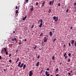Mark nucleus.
Instances as JSON below:
<instances>
[{
	"instance_id": "nucleus-1",
	"label": "nucleus",
	"mask_w": 76,
	"mask_h": 76,
	"mask_svg": "<svg viewBox=\"0 0 76 76\" xmlns=\"http://www.w3.org/2000/svg\"><path fill=\"white\" fill-rule=\"evenodd\" d=\"M21 63L20 61L18 65V67H20V68H22V67H23L24 64V63H22L20 65V64H21Z\"/></svg>"
},
{
	"instance_id": "nucleus-2",
	"label": "nucleus",
	"mask_w": 76,
	"mask_h": 76,
	"mask_svg": "<svg viewBox=\"0 0 76 76\" xmlns=\"http://www.w3.org/2000/svg\"><path fill=\"white\" fill-rule=\"evenodd\" d=\"M32 75H33V72H32V71H30L29 72V76H32Z\"/></svg>"
},
{
	"instance_id": "nucleus-3",
	"label": "nucleus",
	"mask_w": 76,
	"mask_h": 76,
	"mask_svg": "<svg viewBox=\"0 0 76 76\" xmlns=\"http://www.w3.org/2000/svg\"><path fill=\"white\" fill-rule=\"evenodd\" d=\"M31 8H30V10L31 12H32L33 10H34V7L33 6H30Z\"/></svg>"
},
{
	"instance_id": "nucleus-4",
	"label": "nucleus",
	"mask_w": 76,
	"mask_h": 76,
	"mask_svg": "<svg viewBox=\"0 0 76 76\" xmlns=\"http://www.w3.org/2000/svg\"><path fill=\"white\" fill-rule=\"evenodd\" d=\"M16 38L15 37L14 38H13L12 39L11 41H16Z\"/></svg>"
},
{
	"instance_id": "nucleus-5",
	"label": "nucleus",
	"mask_w": 76,
	"mask_h": 76,
	"mask_svg": "<svg viewBox=\"0 0 76 76\" xmlns=\"http://www.w3.org/2000/svg\"><path fill=\"white\" fill-rule=\"evenodd\" d=\"M56 19L55 20V22H57L58 20V17H56Z\"/></svg>"
},
{
	"instance_id": "nucleus-6",
	"label": "nucleus",
	"mask_w": 76,
	"mask_h": 76,
	"mask_svg": "<svg viewBox=\"0 0 76 76\" xmlns=\"http://www.w3.org/2000/svg\"><path fill=\"white\" fill-rule=\"evenodd\" d=\"M19 42L18 43L19 45H21V44H22V41L21 40H19Z\"/></svg>"
},
{
	"instance_id": "nucleus-7",
	"label": "nucleus",
	"mask_w": 76,
	"mask_h": 76,
	"mask_svg": "<svg viewBox=\"0 0 76 76\" xmlns=\"http://www.w3.org/2000/svg\"><path fill=\"white\" fill-rule=\"evenodd\" d=\"M42 4V5H41V7H43V6H44V4H45V1H44V2H43V3Z\"/></svg>"
},
{
	"instance_id": "nucleus-8",
	"label": "nucleus",
	"mask_w": 76,
	"mask_h": 76,
	"mask_svg": "<svg viewBox=\"0 0 76 76\" xmlns=\"http://www.w3.org/2000/svg\"><path fill=\"white\" fill-rule=\"evenodd\" d=\"M42 26V23H41L39 25V28H41V26Z\"/></svg>"
},
{
	"instance_id": "nucleus-9",
	"label": "nucleus",
	"mask_w": 76,
	"mask_h": 76,
	"mask_svg": "<svg viewBox=\"0 0 76 76\" xmlns=\"http://www.w3.org/2000/svg\"><path fill=\"white\" fill-rule=\"evenodd\" d=\"M27 18V16L26 15L25 17H24V18H23V20H25V19H26V18Z\"/></svg>"
},
{
	"instance_id": "nucleus-10",
	"label": "nucleus",
	"mask_w": 76,
	"mask_h": 76,
	"mask_svg": "<svg viewBox=\"0 0 76 76\" xmlns=\"http://www.w3.org/2000/svg\"><path fill=\"white\" fill-rule=\"evenodd\" d=\"M39 66V62H38L36 64V66L38 67Z\"/></svg>"
},
{
	"instance_id": "nucleus-11",
	"label": "nucleus",
	"mask_w": 76,
	"mask_h": 76,
	"mask_svg": "<svg viewBox=\"0 0 76 76\" xmlns=\"http://www.w3.org/2000/svg\"><path fill=\"white\" fill-rule=\"evenodd\" d=\"M74 42H75V41H74V40H72L71 41V44H72V45L73 44Z\"/></svg>"
},
{
	"instance_id": "nucleus-12",
	"label": "nucleus",
	"mask_w": 76,
	"mask_h": 76,
	"mask_svg": "<svg viewBox=\"0 0 76 76\" xmlns=\"http://www.w3.org/2000/svg\"><path fill=\"white\" fill-rule=\"evenodd\" d=\"M54 0H53L52 2L51 5L53 6V4H54Z\"/></svg>"
},
{
	"instance_id": "nucleus-13",
	"label": "nucleus",
	"mask_w": 76,
	"mask_h": 76,
	"mask_svg": "<svg viewBox=\"0 0 76 76\" xmlns=\"http://www.w3.org/2000/svg\"><path fill=\"white\" fill-rule=\"evenodd\" d=\"M45 75H48V72H47V71H46L45 72Z\"/></svg>"
},
{
	"instance_id": "nucleus-14",
	"label": "nucleus",
	"mask_w": 76,
	"mask_h": 76,
	"mask_svg": "<svg viewBox=\"0 0 76 76\" xmlns=\"http://www.w3.org/2000/svg\"><path fill=\"white\" fill-rule=\"evenodd\" d=\"M49 34L50 36H52V32H51V31H50V32Z\"/></svg>"
},
{
	"instance_id": "nucleus-15",
	"label": "nucleus",
	"mask_w": 76,
	"mask_h": 76,
	"mask_svg": "<svg viewBox=\"0 0 76 76\" xmlns=\"http://www.w3.org/2000/svg\"><path fill=\"white\" fill-rule=\"evenodd\" d=\"M25 67H26V64H24L23 66V69H25Z\"/></svg>"
},
{
	"instance_id": "nucleus-16",
	"label": "nucleus",
	"mask_w": 76,
	"mask_h": 76,
	"mask_svg": "<svg viewBox=\"0 0 76 76\" xmlns=\"http://www.w3.org/2000/svg\"><path fill=\"white\" fill-rule=\"evenodd\" d=\"M55 57V55H54L52 57V58L53 60H54V58Z\"/></svg>"
},
{
	"instance_id": "nucleus-17",
	"label": "nucleus",
	"mask_w": 76,
	"mask_h": 76,
	"mask_svg": "<svg viewBox=\"0 0 76 76\" xmlns=\"http://www.w3.org/2000/svg\"><path fill=\"white\" fill-rule=\"evenodd\" d=\"M50 12H51V9H49V10L48 11V13H50Z\"/></svg>"
},
{
	"instance_id": "nucleus-18",
	"label": "nucleus",
	"mask_w": 76,
	"mask_h": 76,
	"mask_svg": "<svg viewBox=\"0 0 76 76\" xmlns=\"http://www.w3.org/2000/svg\"><path fill=\"white\" fill-rule=\"evenodd\" d=\"M43 35V33H42H42L40 34V37H42Z\"/></svg>"
},
{
	"instance_id": "nucleus-19",
	"label": "nucleus",
	"mask_w": 76,
	"mask_h": 76,
	"mask_svg": "<svg viewBox=\"0 0 76 76\" xmlns=\"http://www.w3.org/2000/svg\"><path fill=\"white\" fill-rule=\"evenodd\" d=\"M53 18L54 20H56V16H55L53 17Z\"/></svg>"
},
{
	"instance_id": "nucleus-20",
	"label": "nucleus",
	"mask_w": 76,
	"mask_h": 76,
	"mask_svg": "<svg viewBox=\"0 0 76 76\" xmlns=\"http://www.w3.org/2000/svg\"><path fill=\"white\" fill-rule=\"evenodd\" d=\"M4 50L5 52L7 51V50H6V48H4Z\"/></svg>"
},
{
	"instance_id": "nucleus-21",
	"label": "nucleus",
	"mask_w": 76,
	"mask_h": 76,
	"mask_svg": "<svg viewBox=\"0 0 76 76\" xmlns=\"http://www.w3.org/2000/svg\"><path fill=\"white\" fill-rule=\"evenodd\" d=\"M58 6L59 7H60V2L58 3Z\"/></svg>"
},
{
	"instance_id": "nucleus-22",
	"label": "nucleus",
	"mask_w": 76,
	"mask_h": 76,
	"mask_svg": "<svg viewBox=\"0 0 76 76\" xmlns=\"http://www.w3.org/2000/svg\"><path fill=\"white\" fill-rule=\"evenodd\" d=\"M47 39H45V40L44 41V42H45L46 41H47Z\"/></svg>"
},
{
	"instance_id": "nucleus-23",
	"label": "nucleus",
	"mask_w": 76,
	"mask_h": 76,
	"mask_svg": "<svg viewBox=\"0 0 76 76\" xmlns=\"http://www.w3.org/2000/svg\"><path fill=\"white\" fill-rule=\"evenodd\" d=\"M58 68H57L56 69V71L57 72H58Z\"/></svg>"
},
{
	"instance_id": "nucleus-24",
	"label": "nucleus",
	"mask_w": 76,
	"mask_h": 76,
	"mask_svg": "<svg viewBox=\"0 0 76 76\" xmlns=\"http://www.w3.org/2000/svg\"><path fill=\"white\" fill-rule=\"evenodd\" d=\"M70 56H71V53H69L68 54V56H69V57H70Z\"/></svg>"
},
{
	"instance_id": "nucleus-25",
	"label": "nucleus",
	"mask_w": 76,
	"mask_h": 76,
	"mask_svg": "<svg viewBox=\"0 0 76 76\" xmlns=\"http://www.w3.org/2000/svg\"><path fill=\"white\" fill-rule=\"evenodd\" d=\"M5 54H6V55H7V54H8V52L7 51L6 52Z\"/></svg>"
},
{
	"instance_id": "nucleus-26",
	"label": "nucleus",
	"mask_w": 76,
	"mask_h": 76,
	"mask_svg": "<svg viewBox=\"0 0 76 76\" xmlns=\"http://www.w3.org/2000/svg\"><path fill=\"white\" fill-rule=\"evenodd\" d=\"M66 53H65L64 55V57H65V56H66Z\"/></svg>"
},
{
	"instance_id": "nucleus-27",
	"label": "nucleus",
	"mask_w": 76,
	"mask_h": 76,
	"mask_svg": "<svg viewBox=\"0 0 76 76\" xmlns=\"http://www.w3.org/2000/svg\"><path fill=\"white\" fill-rule=\"evenodd\" d=\"M68 62H70V59H68Z\"/></svg>"
},
{
	"instance_id": "nucleus-28",
	"label": "nucleus",
	"mask_w": 76,
	"mask_h": 76,
	"mask_svg": "<svg viewBox=\"0 0 76 76\" xmlns=\"http://www.w3.org/2000/svg\"><path fill=\"white\" fill-rule=\"evenodd\" d=\"M40 20V22L41 23H42V19H41Z\"/></svg>"
},
{
	"instance_id": "nucleus-29",
	"label": "nucleus",
	"mask_w": 76,
	"mask_h": 76,
	"mask_svg": "<svg viewBox=\"0 0 76 76\" xmlns=\"http://www.w3.org/2000/svg\"><path fill=\"white\" fill-rule=\"evenodd\" d=\"M42 48H39V50L40 51H41V50H42Z\"/></svg>"
},
{
	"instance_id": "nucleus-30",
	"label": "nucleus",
	"mask_w": 76,
	"mask_h": 76,
	"mask_svg": "<svg viewBox=\"0 0 76 76\" xmlns=\"http://www.w3.org/2000/svg\"><path fill=\"white\" fill-rule=\"evenodd\" d=\"M52 1H50V3H49V5H51V3H52Z\"/></svg>"
},
{
	"instance_id": "nucleus-31",
	"label": "nucleus",
	"mask_w": 76,
	"mask_h": 76,
	"mask_svg": "<svg viewBox=\"0 0 76 76\" xmlns=\"http://www.w3.org/2000/svg\"><path fill=\"white\" fill-rule=\"evenodd\" d=\"M56 41V39L55 38L53 39V42H54V41Z\"/></svg>"
},
{
	"instance_id": "nucleus-32",
	"label": "nucleus",
	"mask_w": 76,
	"mask_h": 76,
	"mask_svg": "<svg viewBox=\"0 0 76 76\" xmlns=\"http://www.w3.org/2000/svg\"><path fill=\"white\" fill-rule=\"evenodd\" d=\"M9 62L10 63H12V60L11 59H10L9 60Z\"/></svg>"
},
{
	"instance_id": "nucleus-33",
	"label": "nucleus",
	"mask_w": 76,
	"mask_h": 76,
	"mask_svg": "<svg viewBox=\"0 0 76 76\" xmlns=\"http://www.w3.org/2000/svg\"><path fill=\"white\" fill-rule=\"evenodd\" d=\"M69 10V9H67V10H66V13H67V12H68Z\"/></svg>"
},
{
	"instance_id": "nucleus-34",
	"label": "nucleus",
	"mask_w": 76,
	"mask_h": 76,
	"mask_svg": "<svg viewBox=\"0 0 76 76\" xmlns=\"http://www.w3.org/2000/svg\"><path fill=\"white\" fill-rule=\"evenodd\" d=\"M18 10H16V14H18Z\"/></svg>"
},
{
	"instance_id": "nucleus-35",
	"label": "nucleus",
	"mask_w": 76,
	"mask_h": 76,
	"mask_svg": "<svg viewBox=\"0 0 76 76\" xmlns=\"http://www.w3.org/2000/svg\"><path fill=\"white\" fill-rule=\"evenodd\" d=\"M34 25H33L32 26V27L31 28V29H32L33 28V27H34Z\"/></svg>"
},
{
	"instance_id": "nucleus-36",
	"label": "nucleus",
	"mask_w": 76,
	"mask_h": 76,
	"mask_svg": "<svg viewBox=\"0 0 76 76\" xmlns=\"http://www.w3.org/2000/svg\"><path fill=\"white\" fill-rule=\"evenodd\" d=\"M49 68H48L47 69V71H49Z\"/></svg>"
},
{
	"instance_id": "nucleus-37",
	"label": "nucleus",
	"mask_w": 76,
	"mask_h": 76,
	"mask_svg": "<svg viewBox=\"0 0 76 76\" xmlns=\"http://www.w3.org/2000/svg\"><path fill=\"white\" fill-rule=\"evenodd\" d=\"M36 48H37V46L35 45L34 48V50H35V49H36Z\"/></svg>"
},
{
	"instance_id": "nucleus-38",
	"label": "nucleus",
	"mask_w": 76,
	"mask_h": 76,
	"mask_svg": "<svg viewBox=\"0 0 76 76\" xmlns=\"http://www.w3.org/2000/svg\"><path fill=\"white\" fill-rule=\"evenodd\" d=\"M74 4L75 6L76 5V2H75V3H74Z\"/></svg>"
},
{
	"instance_id": "nucleus-39",
	"label": "nucleus",
	"mask_w": 76,
	"mask_h": 76,
	"mask_svg": "<svg viewBox=\"0 0 76 76\" xmlns=\"http://www.w3.org/2000/svg\"><path fill=\"white\" fill-rule=\"evenodd\" d=\"M38 3L37 2L36 3V6H38Z\"/></svg>"
},
{
	"instance_id": "nucleus-40",
	"label": "nucleus",
	"mask_w": 76,
	"mask_h": 76,
	"mask_svg": "<svg viewBox=\"0 0 76 76\" xmlns=\"http://www.w3.org/2000/svg\"><path fill=\"white\" fill-rule=\"evenodd\" d=\"M69 45V47L71 46V45L70 44V43H68Z\"/></svg>"
},
{
	"instance_id": "nucleus-41",
	"label": "nucleus",
	"mask_w": 76,
	"mask_h": 76,
	"mask_svg": "<svg viewBox=\"0 0 76 76\" xmlns=\"http://www.w3.org/2000/svg\"><path fill=\"white\" fill-rule=\"evenodd\" d=\"M42 72H43V69L42 70L41 72L40 73H42Z\"/></svg>"
},
{
	"instance_id": "nucleus-42",
	"label": "nucleus",
	"mask_w": 76,
	"mask_h": 76,
	"mask_svg": "<svg viewBox=\"0 0 76 76\" xmlns=\"http://www.w3.org/2000/svg\"><path fill=\"white\" fill-rule=\"evenodd\" d=\"M67 58V56H65V58L66 59Z\"/></svg>"
},
{
	"instance_id": "nucleus-43",
	"label": "nucleus",
	"mask_w": 76,
	"mask_h": 76,
	"mask_svg": "<svg viewBox=\"0 0 76 76\" xmlns=\"http://www.w3.org/2000/svg\"><path fill=\"white\" fill-rule=\"evenodd\" d=\"M39 56H40L39 55L37 57V58H39Z\"/></svg>"
},
{
	"instance_id": "nucleus-44",
	"label": "nucleus",
	"mask_w": 76,
	"mask_h": 76,
	"mask_svg": "<svg viewBox=\"0 0 76 76\" xmlns=\"http://www.w3.org/2000/svg\"><path fill=\"white\" fill-rule=\"evenodd\" d=\"M59 76V74H58L56 75V76Z\"/></svg>"
},
{
	"instance_id": "nucleus-45",
	"label": "nucleus",
	"mask_w": 76,
	"mask_h": 76,
	"mask_svg": "<svg viewBox=\"0 0 76 76\" xmlns=\"http://www.w3.org/2000/svg\"><path fill=\"white\" fill-rule=\"evenodd\" d=\"M15 7V9H18V7L17 6H16Z\"/></svg>"
},
{
	"instance_id": "nucleus-46",
	"label": "nucleus",
	"mask_w": 76,
	"mask_h": 76,
	"mask_svg": "<svg viewBox=\"0 0 76 76\" xmlns=\"http://www.w3.org/2000/svg\"><path fill=\"white\" fill-rule=\"evenodd\" d=\"M11 56V54H10L9 55V57H10V56Z\"/></svg>"
},
{
	"instance_id": "nucleus-47",
	"label": "nucleus",
	"mask_w": 76,
	"mask_h": 76,
	"mask_svg": "<svg viewBox=\"0 0 76 76\" xmlns=\"http://www.w3.org/2000/svg\"><path fill=\"white\" fill-rule=\"evenodd\" d=\"M1 56H0V60H1Z\"/></svg>"
},
{
	"instance_id": "nucleus-48",
	"label": "nucleus",
	"mask_w": 76,
	"mask_h": 76,
	"mask_svg": "<svg viewBox=\"0 0 76 76\" xmlns=\"http://www.w3.org/2000/svg\"><path fill=\"white\" fill-rule=\"evenodd\" d=\"M39 22H40V20H39V21H38V23H39Z\"/></svg>"
},
{
	"instance_id": "nucleus-49",
	"label": "nucleus",
	"mask_w": 76,
	"mask_h": 76,
	"mask_svg": "<svg viewBox=\"0 0 76 76\" xmlns=\"http://www.w3.org/2000/svg\"><path fill=\"white\" fill-rule=\"evenodd\" d=\"M26 2H28V1H29V0H26Z\"/></svg>"
},
{
	"instance_id": "nucleus-50",
	"label": "nucleus",
	"mask_w": 76,
	"mask_h": 76,
	"mask_svg": "<svg viewBox=\"0 0 76 76\" xmlns=\"http://www.w3.org/2000/svg\"><path fill=\"white\" fill-rule=\"evenodd\" d=\"M19 58H17V61H19Z\"/></svg>"
},
{
	"instance_id": "nucleus-51",
	"label": "nucleus",
	"mask_w": 76,
	"mask_h": 76,
	"mask_svg": "<svg viewBox=\"0 0 76 76\" xmlns=\"http://www.w3.org/2000/svg\"><path fill=\"white\" fill-rule=\"evenodd\" d=\"M47 76H50V74H48V75H46Z\"/></svg>"
},
{
	"instance_id": "nucleus-52",
	"label": "nucleus",
	"mask_w": 76,
	"mask_h": 76,
	"mask_svg": "<svg viewBox=\"0 0 76 76\" xmlns=\"http://www.w3.org/2000/svg\"><path fill=\"white\" fill-rule=\"evenodd\" d=\"M68 75H70V73L69 72V73H68Z\"/></svg>"
},
{
	"instance_id": "nucleus-53",
	"label": "nucleus",
	"mask_w": 76,
	"mask_h": 76,
	"mask_svg": "<svg viewBox=\"0 0 76 76\" xmlns=\"http://www.w3.org/2000/svg\"><path fill=\"white\" fill-rule=\"evenodd\" d=\"M18 61H15V63H18Z\"/></svg>"
},
{
	"instance_id": "nucleus-54",
	"label": "nucleus",
	"mask_w": 76,
	"mask_h": 76,
	"mask_svg": "<svg viewBox=\"0 0 76 76\" xmlns=\"http://www.w3.org/2000/svg\"><path fill=\"white\" fill-rule=\"evenodd\" d=\"M13 33H14V34H15V31H13Z\"/></svg>"
},
{
	"instance_id": "nucleus-55",
	"label": "nucleus",
	"mask_w": 76,
	"mask_h": 76,
	"mask_svg": "<svg viewBox=\"0 0 76 76\" xmlns=\"http://www.w3.org/2000/svg\"><path fill=\"white\" fill-rule=\"evenodd\" d=\"M62 64V63L61 62V63H60V65H61V64Z\"/></svg>"
},
{
	"instance_id": "nucleus-56",
	"label": "nucleus",
	"mask_w": 76,
	"mask_h": 76,
	"mask_svg": "<svg viewBox=\"0 0 76 76\" xmlns=\"http://www.w3.org/2000/svg\"><path fill=\"white\" fill-rule=\"evenodd\" d=\"M25 41H26V39H25Z\"/></svg>"
},
{
	"instance_id": "nucleus-57",
	"label": "nucleus",
	"mask_w": 76,
	"mask_h": 76,
	"mask_svg": "<svg viewBox=\"0 0 76 76\" xmlns=\"http://www.w3.org/2000/svg\"><path fill=\"white\" fill-rule=\"evenodd\" d=\"M4 72H6V69H4Z\"/></svg>"
},
{
	"instance_id": "nucleus-58",
	"label": "nucleus",
	"mask_w": 76,
	"mask_h": 76,
	"mask_svg": "<svg viewBox=\"0 0 76 76\" xmlns=\"http://www.w3.org/2000/svg\"><path fill=\"white\" fill-rule=\"evenodd\" d=\"M18 50H17L16 51V52H18Z\"/></svg>"
},
{
	"instance_id": "nucleus-59",
	"label": "nucleus",
	"mask_w": 76,
	"mask_h": 76,
	"mask_svg": "<svg viewBox=\"0 0 76 76\" xmlns=\"http://www.w3.org/2000/svg\"><path fill=\"white\" fill-rule=\"evenodd\" d=\"M72 29V27H71L70 29Z\"/></svg>"
},
{
	"instance_id": "nucleus-60",
	"label": "nucleus",
	"mask_w": 76,
	"mask_h": 76,
	"mask_svg": "<svg viewBox=\"0 0 76 76\" xmlns=\"http://www.w3.org/2000/svg\"><path fill=\"white\" fill-rule=\"evenodd\" d=\"M65 46H66V45H64V47H65Z\"/></svg>"
},
{
	"instance_id": "nucleus-61",
	"label": "nucleus",
	"mask_w": 76,
	"mask_h": 76,
	"mask_svg": "<svg viewBox=\"0 0 76 76\" xmlns=\"http://www.w3.org/2000/svg\"><path fill=\"white\" fill-rule=\"evenodd\" d=\"M70 73H72V71H71L70 72Z\"/></svg>"
},
{
	"instance_id": "nucleus-62",
	"label": "nucleus",
	"mask_w": 76,
	"mask_h": 76,
	"mask_svg": "<svg viewBox=\"0 0 76 76\" xmlns=\"http://www.w3.org/2000/svg\"><path fill=\"white\" fill-rule=\"evenodd\" d=\"M50 76H53V75H50Z\"/></svg>"
},
{
	"instance_id": "nucleus-63",
	"label": "nucleus",
	"mask_w": 76,
	"mask_h": 76,
	"mask_svg": "<svg viewBox=\"0 0 76 76\" xmlns=\"http://www.w3.org/2000/svg\"><path fill=\"white\" fill-rule=\"evenodd\" d=\"M44 76H45V75H43Z\"/></svg>"
}]
</instances>
